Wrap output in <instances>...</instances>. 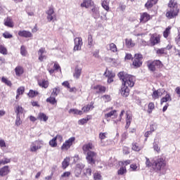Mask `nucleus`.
<instances>
[{"instance_id":"f257e3e1","label":"nucleus","mask_w":180,"mask_h":180,"mask_svg":"<svg viewBox=\"0 0 180 180\" xmlns=\"http://www.w3.org/2000/svg\"><path fill=\"white\" fill-rule=\"evenodd\" d=\"M169 10L167 11L165 16L169 20L175 19L179 15V8H178V3L175 0H169L168 4Z\"/></svg>"},{"instance_id":"f03ea898","label":"nucleus","mask_w":180,"mask_h":180,"mask_svg":"<svg viewBox=\"0 0 180 180\" xmlns=\"http://www.w3.org/2000/svg\"><path fill=\"white\" fill-rule=\"evenodd\" d=\"M118 77L121 81H122V85L133 88L134 86V77L131 75H129L124 72H120Z\"/></svg>"},{"instance_id":"7ed1b4c3","label":"nucleus","mask_w":180,"mask_h":180,"mask_svg":"<svg viewBox=\"0 0 180 180\" xmlns=\"http://www.w3.org/2000/svg\"><path fill=\"white\" fill-rule=\"evenodd\" d=\"M167 167V162L164 158H158L153 160V169L154 171H161Z\"/></svg>"},{"instance_id":"20e7f679","label":"nucleus","mask_w":180,"mask_h":180,"mask_svg":"<svg viewBox=\"0 0 180 180\" xmlns=\"http://www.w3.org/2000/svg\"><path fill=\"white\" fill-rule=\"evenodd\" d=\"M146 65L149 71H151L152 72H155L157 68H162V67H164V64H162V62L160 60H148L146 62Z\"/></svg>"},{"instance_id":"39448f33","label":"nucleus","mask_w":180,"mask_h":180,"mask_svg":"<svg viewBox=\"0 0 180 180\" xmlns=\"http://www.w3.org/2000/svg\"><path fill=\"white\" fill-rule=\"evenodd\" d=\"M132 65L134 68H140L143 65V54L141 53L134 54L132 58Z\"/></svg>"},{"instance_id":"423d86ee","label":"nucleus","mask_w":180,"mask_h":180,"mask_svg":"<svg viewBox=\"0 0 180 180\" xmlns=\"http://www.w3.org/2000/svg\"><path fill=\"white\" fill-rule=\"evenodd\" d=\"M150 45L152 46H157L161 43V35L157 33L151 34L149 39Z\"/></svg>"},{"instance_id":"0eeeda50","label":"nucleus","mask_w":180,"mask_h":180,"mask_svg":"<svg viewBox=\"0 0 180 180\" xmlns=\"http://www.w3.org/2000/svg\"><path fill=\"white\" fill-rule=\"evenodd\" d=\"M83 153L86 155V159L89 164L91 163V143L85 144L82 147Z\"/></svg>"},{"instance_id":"6e6552de","label":"nucleus","mask_w":180,"mask_h":180,"mask_svg":"<svg viewBox=\"0 0 180 180\" xmlns=\"http://www.w3.org/2000/svg\"><path fill=\"white\" fill-rule=\"evenodd\" d=\"M44 144V142L43 141H34V142H32L30 146V151L31 153H36L37 150H40L41 148V146Z\"/></svg>"},{"instance_id":"1a4fd4ad","label":"nucleus","mask_w":180,"mask_h":180,"mask_svg":"<svg viewBox=\"0 0 180 180\" xmlns=\"http://www.w3.org/2000/svg\"><path fill=\"white\" fill-rule=\"evenodd\" d=\"M93 92L94 94H105L106 91H108V87L102 85V84H97L92 87Z\"/></svg>"},{"instance_id":"9d476101","label":"nucleus","mask_w":180,"mask_h":180,"mask_svg":"<svg viewBox=\"0 0 180 180\" xmlns=\"http://www.w3.org/2000/svg\"><path fill=\"white\" fill-rule=\"evenodd\" d=\"M125 129L127 130L129 127H130V124H131V122H133V114H131V111L127 110L125 112Z\"/></svg>"},{"instance_id":"9b49d317","label":"nucleus","mask_w":180,"mask_h":180,"mask_svg":"<svg viewBox=\"0 0 180 180\" xmlns=\"http://www.w3.org/2000/svg\"><path fill=\"white\" fill-rule=\"evenodd\" d=\"M151 19H153V15H150L148 13L144 12V13H140V18H139L140 23H143V24L147 23V22H148L149 20H151Z\"/></svg>"},{"instance_id":"f8f14e48","label":"nucleus","mask_w":180,"mask_h":180,"mask_svg":"<svg viewBox=\"0 0 180 180\" xmlns=\"http://www.w3.org/2000/svg\"><path fill=\"white\" fill-rule=\"evenodd\" d=\"M47 15L46 19L48 22H51L54 20V18H56V15H54V7L53 6L49 7V9L46 11Z\"/></svg>"},{"instance_id":"ddd939ff","label":"nucleus","mask_w":180,"mask_h":180,"mask_svg":"<svg viewBox=\"0 0 180 180\" xmlns=\"http://www.w3.org/2000/svg\"><path fill=\"white\" fill-rule=\"evenodd\" d=\"M75 41V46H74V51H79L81 50V47H82V38L81 37H76L74 39Z\"/></svg>"},{"instance_id":"4468645a","label":"nucleus","mask_w":180,"mask_h":180,"mask_svg":"<svg viewBox=\"0 0 180 180\" xmlns=\"http://www.w3.org/2000/svg\"><path fill=\"white\" fill-rule=\"evenodd\" d=\"M75 141V137H71L62 145L61 150H68L72 146V143Z\"/></svg>"},{"instance_id":"2eb2a0df","label":"nucleus","mask_w":180,"mask_h":180,"mask_svg":"<svg viewBox=\"0 0 180 180\" xmlns=\"http://www.w3.org/2000/svg\"><path fill=\"white\" fill-rule=\"evenodd\" d=\"M120 93L123 98H127V96L130 95V89H129V86H127L122 85L121 89L120 90Z\"/></svg>"},{"instance_id":"dca6fc26","label":"nucleus","mask_w":180,"mask_h":180,"mask_svg":"<svg viewBox=\"0 0 180 180\" xmlns=\"http://www.w3.org/2000/svg\"><path fill=\"white\" fill-rule=\"evenodd\" d=\"M172 97L171 94L166 91V95L160 99V105H163V103H167V102H172Z\"/></svg>"},{"instance_id":"f3484780","label":"nucleus","mask_w":180,"mask_h":180,"mask_svg":"<svg viewBox=\"0 0 180 180\" xmlns=\"http://www.w3.org/2000/svg\"><path fill=\"white\" fill-rule=\"evenodd\" d=\"M106 136H108V133L107 132H101L98 135V139H100V143H101V146L102 147H105L108 144H106L105 143V139H106Z\"/></svg>"},{"instance_id":"a211bd4d","label":"nucleus","mask_w":180,"mask_h":180,"mask_svg":"<svg viewBox=\"0 0 180 180\" xmlns=\"http://www.w3.org/2000/svg\"><path fill=\"white\" fill-rule=\"evenodd\" d=\"M162 96V92H161V89H158V90H154L152 94V98L154 101L155 99H160Z\"/></svg>"},{"instance_id":"6ab92c4d","label":"nucleus","mask_w":180,"mask_h":180,"mask_svg":"<svg viewBox=\"0 0 180 180\" xmlns=\"http://www.w3.org/2000/svg\"><path fill=\"white\" fill-rule=\"evenodd\" d=\"M9 172H11L9 166H4L0 168V176H6Z\"/></svg>"},{"instance_id":"aec40b11","label":"nucleus","mask_w":180,"mask_h":180,"mask_svg":"<svg viewBox=\"0 0 180 180\" xmlns=\"http://www.w3.org/2000/svg\"><path fill=\"white\" fill-rule=\"evenodd\" d=\"M92 16L94 19H98L99 16H101V13L99 12V8L94 6L91 8Z\"/></svg>"},{"instance_id":"412c9836","label":"nucleus","mask_w":180,"mask_h":180,"mask_svg":"<svg viewBox=\"0 0 180 180\" xmlns=\"http://www.w3.org/2000/svg\"><path fill=\"white\" fill-rule=\"evenodd\" d=\"M158 4V0H148L146 4H145V8L146 9H151L154 5Z\"/></svg>"},{"instance_id":"4be33fe9","label":"nucleus","mask_w":180,"mask_h":180,"mask_svg":"<svg viewBox=\"0 0 180 180\" xmlns=\"http://www.w3.org/2000/svg\"><path fill=\"white\" fill-rule=\"evenodd\" d=\"M95 162H99V158L96 155L95 152H91V164L95 165Z\"/></svg>"},{"instance_id":"5701e85b","label":"nucleus","mask_w":180,"mask_h":180,"mask_svg":"<svg viewBox=\"0 0 180 180\" xmlns=\"http://www.w3.org/2000/svg\"><path fill=\"white\" fill-rule=\"evenodd\" d=\"M18 36L20 37H32V32L26 30L19 31L18 32Z\"/></svg>"},{"instance_id":"b1692460","label":"nucleus","mask_w":180,"mask_h":180,"mask_svg":"<svg viewBox=\"0 0 180 180\" xmlns=\"http://www.w3.org/2000/svg\"><path fill=\"white\" fill-rule=\"evenodd\" d=\"M156 54L158 57H161V56H167L168 52L166 51L165 48H160L156 50Z\"/></svg>"},{"instance_id":"393cba45","label":"nucleus","mask_w":180,"mask_h":180,"mask_svg":"<svg viewBox=\"0 0 180 180\" xmlns=\"http://www.w3.org/2000/svg\"><path fill=\"white\" fill-rule=\"evenodd\" d=\"M81 72H82V69L78 66H76L73 76L75 77V78H77V79H78V78L81 77Z\"/></svg>"},{"instance_id":"a878e982","label":"nucleus","mask_w":180,"mask_h":180,"mask_svg":"<svg viewBox=\"0 0 180 180\" xmlns=\"http://www.w3.org/2000/svg\"><path fill=\"white\" fill-rule=\"evenodd\" d=\"M125 46L128 49H131V47H134V46H136V44L134 43L133 39H125Z\"/></svg>"},{"instance_id":"bb28decb","label":"nucleus","mask_w":180,"mask_h":180,"mask_svg":"<svg viewBox=\"0 0 180 180\" xmlns=\"http://www.w3.org/2000/svg\"><path fill=\"white\" fill-rule=\"evenodd\" d=\"M132 150L134 151H140L143 149V146H141L140 144H139V143L137 142H133L132 143V147H131Z\"/></svg>"},{"instance_id":"cd10ccee","label":"nucleus","mask_w":180,"mask_h":180,"mask_svg":"<svg viewBox=\"0 0 180 180\" xmlns=\"http://www.w3.org/2000/svg\"><path fill=\"white\" fill-rule=\"evenodd\" d=\"M69 113L70 115H79V116H81L82 115H83L84 112L78 109L71 108L69 110Z\"/></svg>"},{"instance_id":"c85d7f7f","label":"nucleus","mask_w":180,"mask_h":180,"mask_svg":"<svg viewBox=\"0 0 180 180\" xmlns=\"http://www.w3.org/2000/svg\"><path fill=\"white\" fill-rule=\"evenodd\" d=\"M46 102L51 105H57V100L56 99V96H51V94L49 98H46Z\"/></svg>"},{"instance_id":"c756f323","label":"nucleus","mask_w":180,"mask_h":180,"mask_svg":"<svg viewBox=\"0 0 180 180\" xmlns=\"http://www.w3.org/2000/svg\"><path fill=\"white\" fill-rule=\"evenodd\" d=\"M101 6L107 12H109L110 7H109V1L108 0H103L101 2Z\"/></svg>"},{"instance_id":"7c9ffc66","label":"nucleus","mask_w":180,"mask_h":180,"mask_svg":"<svg viewBox=\"0 0 180 180\" xmlns=\"http://www.w3.org/2000/svg\"><path fill=\"white\" fill-rule=\"evenodd\" d=\"M15 72L17 77H20V75H22V74H23L24 72L23 68H22L21 66H17L15 68Z\"/></svg>"},{"instance_id":"2f4dec72","label":"nucleus","mask_w":180,"mask_h":180,"mask_svg":"<svg viewBox=\"0 0 180 180\" xmlns=\"http://www.w3.org/2000/svg\"><path fill=\"white\" fill-rule=\"evenodd\" d=\"M154 109H155V105L154 104V103L153 102L149 103L148 105V110H147L148 113H149V115H151Z\"/></svg>"},{"instance_id":"473e14b6","label":"nucleus","mask_w":180,"mask_h":180,"mask_svg":"<svg viewBox=\"0 0 180 180\" xmlns=\"http://www.w3.org/2000/svg\"><path fill=\"white\" fill-rule=\"evenodd\" d=\"M4 25L8 27H13V22H12V20L9 17L4 20Z\"/></svg>"},{"instance_id":"72a5a7b5","label":"nucleus","mask_w":180,"mask_h":180,"mask_svg":"<svg viewBox=\"0 0 180 180\" xmlns=\"http://www.w3.org/2000/svg\"><path fill=\"white\" fill-rule=\"evenodd\" d=\"M118 175H124V174H127V169L126 166H122L117 171Z\"/></svg>"},{"instance_id":"f704fd0d","label":"nucleus","mask_w":180,"mask_h":180,"mask_svg":"<svg viewBox=\"0 0 180 180\" xmlns=\"http://www.w3.org/2000/svg\"><path fill=\"white\" fill-rule=\"evenodd\" d=\"M109 50L112 51V53H117V46L114 43H110L109 44Z\"/></svg>"},{"instance_id":"c9c22d12","label":"nucleus","mask_w":180,"mask_h":180,"mask_svg":"<svg viewBox=\"0 0 180 180\" xmlns=\"http://www.w3.org/2000/svg\"><path fill=\"white\" fill-rule=\"evenodd\" d=\"M117 113V110H111L110 112L105 114V119H108L109 117H112V116H116Z\"/></svg>"},{"instance_id":"e433bc0d","label":"nucleus","mask_w":180,"mask_h":180,"mask_svg":"<svg viewBox=\"0 0 180 180\" xmlns=\"http://www.w3.org/2000/svg\"><path fill=\"white\" fill-rule=\"evenodd\" d=\"M10 162H11V158L4 157L3 159L0 160V166L6 165V164H9Z\"/></svg>"},{"instance_id":"4c0bfd02","label":"nucleus","mask_w":180,"mask_h":180,"mask_svg":"<svg viewBox=\"0 0 180 180\" xmlns=\"http://www.w3.org/2000/svg\"><path fill=\"white\" fill-rule=\"evenodd\" d=\"M91 6V0H84L83 3L81 4L82 8H86L88 9Z\"/></svg>"},{"instance_id":"58836bf2","label":"nucleus","mask_w":180,"mask_h":180,"mask_svg":"<svg viewBox=\"0 0 180 180\" xmlns=\"http://www.w3.org/2000/svg\"><path fill=\"white\" fill-rule=\"evenodd\" d=\"M171 34V27H167L163 32V37L165 39H167L168 36Z\"/></svg>"},{"instance_id":"ea45409f","label":"nucleus","mask_w":180,"mask_h":180,"mask_svg":"<svg viewBox=\"0 0 180 180\" xmlns=\"http://www.w3.org/2000/svg\"><path fill=\"white\" fill-rule=\"evenodd\" d=\"M70 165V158L64 159L62 162V168L65 169Z\"/></svg>"},{"instance_id":"a19ab883","label":"nucleus","mask_w":180,"mask_h":180,"mask_svg":"<svg viewBox=\"0 0 180 180\" xmlns=\"http://www.w3.org/2000/svg\"><path fill=\"white\" fill-rule=\"evenodd\" d=\"M39 119L40 120H43L44 122H47V120H49V117H47L44 112H40L39 114Z\"/></svg>"},{"instance_id":"79ce46f5","label":"nucleus","mask_w":180,"mask_h":180,"mask_svg":"<svg viewBox=\"0 0 180 180\" xmlns=\"http://www.w3.org/2000/svg\"><path fill=\"white\" fill-rule=\"evenodd\" d=\"M58 94H60V87L59 86H57V87H55L53 89V91L51 93V96H58Z\"/></svg>"},{"instance_id":"37998d69","label":"nucleus","mask_w":180,"mask_h":180,"mask_svg":"<svg viewBox=\"0 0 180 180\" xmlns=\"http://www.w3.org/2000/svg\"><path fill=\"white\" fill-rule=\"evenodd\" d=\"M38 95L39 92L34 90H30L28 93V96H30V98H34V96H37Z\"/></svg>"},{"instance_id":"c03bdc74","label":"nucleus","mask_w":180,"mask_h":180,"mask_svg":"<svg viewBox=\"0 0 180 180\" xmlns=\"http://www.w3.org/2000/svg\"><path fill=\"white\" fill-rule=\"evenodd\" d=\"M38 84L39 86H41L42 88H48L49 87V82L46 80H43L41 82L39 81Z\"/></svg>"},{"instance_id":"a18cd8bd","label":"nucleus","mask_w":180,"mask_h":180,"mask_svg":"<svg viewBox=\"0 0 180 180\" xmlns=\"http://www.w3.org/2000/svg\"><path fill=\"white\" fill-rule=\"evenodd\" d=\"M101 99H103L104 102H110L112 101V97L109 94H105L101 96Z\"/></svg>"},{"instance_id":"49530a36","label":"nucleus","mask_w":180,"mask_h":180,"mask_svg":"<svg viewBox=\"0 0 180 180\" xmlns=\"http://www.w3.org/2000/svg\"><path fill=\"white\" fill-rule=\"evenodd\" d=\"M129 137V133L127 131H124L121 134L120 142L123 143V141H126V139Z\"/></svg>"},{"instance_id":"de8ad7c7","label":"nucleus","mask_w":180,"mask_h":180,"mask_svg":"<svg viewBox=\"0 0 180 180\" xmlns=\"http://www.w3.org/2000/svg\"><path fill=\"white\" fill-rule=\"evenodd\" d=\"M1 82L6 84V85H7L8 86H12V82L5 78L4 77L1 78Z\"/></svg>"},{"instance_id":"09e8293b","label":"nucleus","mask_w":180,"mask_h":180,"mask_svg":"<svg viewBox=\"0 0 180 180\" xmlns=\"http://www.w3.org/2000/svg\"><path fill=\"white\" fill-rule=\"evenodd\" d=\"M20 54L23 57H26V54H27V51H26V47L25 46H21L20 47Z\"/></svg>"},{"instance_id":"8fccbe9b","label":"nucleus","mask_w":180,"mask_h":180,"mask_svg":"<svg viewBox=\"0 0 180 180\" xmlns=\"http://www.w3.org/2000/svg\"><path fill=\"white\" fill-rule=\"evenodd\" d=\"M0 53L4 56H6V54H8V50L6 48H5V46L0 45Z\"/></svg>"},{"instance_id":"3c124183","label":"nucleus","mask_w":180,"mask_h":180,"mask_svg":"<svg viewBox=\"0 0 180 180\" xmlns=\"http://www.w3.org/2000/svg\"><path fill=\"white\" fill-rule=\"evenodd\" d=\"M131 162V161L130 160H127L120 162V164H121L122 167H127V165H130Z\"/></svg>"},{"instance_id":"603ef678","label":"nucleus","mask_w":180,"mask_h":180,"mask_svg":"<svg viewBox=\"0 0 180 180\" xmlns=\"http://www.w3.org/2000/svg\"><path fill=\"white\" fill-rule=\"evenodd\" d=\"M94 180H101L102 179V175L99 172H95L94 174Z\"/></svg>"},{"instance_id":"864d4df0","label":"nucleus","mask_w":180,"mask_h":180,"mask_svg":"<svg viewBox=\"0 0 180 180\" xmlns=\"http://www.w3.org/2000/svg\"><path fill=\"white\" fill-rule=\"evenodd\" d=\"M49 146H51V147H56L57 146V141L56 138L52 139L49 141Z\"/></svg>"},{"instance_id":"5fc2aeb1","label":"nucleus","mask_w":180,"mask_h":180,"mask_svg":"<svg viewBox=\"0 0 180 180\" xmlns=\"http://www.w3.org/2000/svg\"><path fill=\"white\" fill-rule=\"evenodd\" d=\"M23 92H25V87L23 86L19 87L17 90V93L18 94V95L16 96V98H18L19 95H22Z\"/></svg>"},{"instance_id":"6e6d98bb","label":"nucleus","mask_w":180,"mask_h":180,"mask_svg":"<svg viewBox=\"0 0 180 180\" xmlns=\"http://www.w3.org/2000/svg\"><path fill=\"white\" fill-rule=\"evenodd\" d=\"M90 118H83L78 121V124H85L86 123H88V120H89Z\"/></svg>"},{"instance_id":"4d7b16f0","label":"nucleus","mask_w":180,"mask_h":180,"mask_svg":"<svg viewBox=\"0 0 180 180\" xmlns=\"http://www.w3.org/2000/svg\"><path fill=\"white\" fill-rule=\"evenodd\" d=\"M20 124H22V120H20V115H17L15 120V126L19 127Z\"/></svg>"},{"instance_id":"13d9d810","label":"nucleus","mask_w":180,"mask_h":180,"mask_svg":"<svg viewBox=\"0 0 180 180\" xmlns=\"http://www.w3.org/2000/svg\"><path fill=\"white\" fill-rule=\"evenodd\" d=\"M77 169H79L80 171H82V169L84 168H85V165L82 164V163H78L76 165V167Z\"/></svg>"},{"instance_id":"bf43d9fd","label":"nucleus","mask_w":180,"mask_h":180,"mask_svg":"<svg viewBox=\"0 0 180 180\" xmlns=\"http://www.w3.org/2000/svg\"><path fill=\"white\" fill-rule=\"evenodd\" d=\"M146 165L148 168H150V167H152L153 168V160L151 162L148 158H146Z\"/></svg>"},{"instance_id":"052dcab7","label":"nucleus","mask_w":180,"mask_h":180,"mask_svg":"<svg viewBox=\"0 0 180 180\" xmlns=\"http://www.w3.org/2000/svg\"><path fill=\"white\" fill-rule=\"evenodd\" d=\"M104 75H105V77H108V78H112L113 72H112L109 70H106L104 73Z\"/></svg>"},{"instance_id":"680f3d73","label":"nucleus","mask_w":180,"mask_h":180,"mask_svg":"<svg viewBox=\"0 0 180 180\" xmlns=\"http://www.w3.org/2000/svg\"><path fill=\"white\" fill-rule=\"evenodd\" d=\"M84 176H91V168L84 170Z\"/></svg>"},{"instance_id":"e2e57ef3","label":"nucleus","mask_w":180,"mask_h":180,"mask_svg":"<svg viewBox=\"0 0 180 180\" xmlns=\"http://www.w3.org/2000/svg\"><path fill=\"white\" fill-rule=\"evenodd\" d=\"M15 113H17V115H19V113H23V108H22L21 106L18 105L16 108Z\"/></svg>"},{"instance_id":"0e129e2a","label":"nucleus","mask_w":180,"mask_h":180,"mask_svg":"<svg viewBox=\"0 0 180 180\" xmlns=\"http://www.w3.org/2000/svg\"><path fill=\"white\" fill-rule=\"evenodd\" d=\"M153 149H154L155 151H157L158 153H160V151H161V148L155 143H153Z\"/></svg>"},{"instance_id":"69168bd1","label":"nucleus","mask_w":180,"mask_h":180,"mask_svg":"<svg viewBox=\"0 0 180 180\" xmlns=\"http://www.w3.org/2000/svg\"><path fill=\"white\" fill-rule=\"evenodd\" d=\"M82 172V170H79V169H77L75 167V175L77 178H78L80 175H81V173Z\"/></svg>"},{"instance_id":"338daca9","label":"nucleus","mask_w":180,"mask_h":180,"mask_svg":"<svg viewBox=\"0 0 180 180\" xmlns=\"http://www.w3.org/2000/svg\"><path fill=\"white\" fill-rule=\"evenodd\" d=\"M3 37L4 39H12V37H13V36L8 32L4 33Z\"/></svg>"},{"instance_id":"774afa93","label":"nucleus","mask_w":180,"mask_h":180,"mask_svg":"<svg viewBox=\"0 0 180 180\" xmlns=\"http://www.w3.org/2000/svg\"><path fill=\"white\" fill-rule=\"evenodd\" d=\"M71 175V172H65L61 176L60 178H68Z\"/></svg>"}]
</instances>
